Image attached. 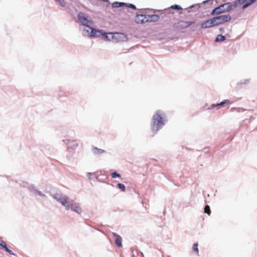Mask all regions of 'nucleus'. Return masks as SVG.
<instances>
[{
  "label": "nucleus",
  "instance_id": "obj_20",
  "mask_svg": "<svg viewBox=\"0 0 257 257\" xmlns=\"http://www.w3.org/2000/svg\"><path fill=\"white\" fill-rule=\"evenodd\" d=\"M204 212L207 213L208 215L210 214L211 211L210 209V207L208 205L205 206L204 208Z\"/></svg>",
  "mask_w": 257,
  "mask_h": 257
},
{
  "label": "nucleus",
  "instance_id": "obj_1",
  "mask_svg": "<svg viewBox=\"0 0 257 257\" xmlns=\"http://www.w3.org/2000/svg\"><path fill=\"white\" fill-rule=\"evenodd\" d=\"M164 113L160 110L157 111L153 116L152 130L154 133H157L164 125Z\"/></svg>",
  "mask_w": 257,
  "mask_h": 257
},
{
  "label": "nucleus",
  "instance_id": "obj_16",
  "mask_svg": "<svg viewBox=\"0 0 257 257\" xmlns=\"http://www.w3.org/2000/svg\"><path fill=\"white\" fill-rule=\"evenodd\" d=\"M210 21L211 25V27L218 26L214 17L210 19Z\"/></svg>",
  "mask_w": 257,
  "mask_h": 257
},
{
  "label": "nucleus",
  "instance_id": "obj_24",
  "mask_svg": "<svg viewBox=\"0 0 257 257\" xmlns=\"http://www.w3.org/2000/svg\"><path fill=\"white\" fill-rule=\"evenodd\" d=\"M111 175L112 178H115L116 177H120V175L115 172H113Z\"/></svg>",
  "mask_w": 257,
  "mask_h": 257
},
{
  "label": "nucleus",
  "instance_id": "obj_29",
  "mask_svg": "<svg viewBox=\"0 0 257 257\" xmlns=\"http://www.w3.org/2000/svg\"><path fill=\"white\" fill-rule=\"evenodd\" d=\"M220 37V40L221 41H224L225 40V37L222 35L219 36Z\"/></svg>",
  "mask_w": 257,
  "mask_h": 257
},
{
  "label": "nucleus",
  "instance_id": "obj_28",
  "mask_svg": "<svg viewBox=\"0 0 257 257\" xmlns=\"http://www.w3.org/2000/svg\"><path fill=\"white\" fill-rule=\"evenodd\" d=\"M101 35L104 36L105 40H108V37L105 33H104L103 34L101 33Z\"/></svg>",
  "mask_w": 257,
  "mask_h": 257
},
{
  "label": "nucleus",
  "instance_id": "obj_25",
  "mask_svg": "<svg viewBox=\"0 0 257 257\" xmlns=\"http://www.w3.org/2000/svg\"><path fill=\"white\" fill-rule=\"evenodd\" d=\"M4 248L6 250V251H7L8 252H9L10 254H14V253L13 252V251L12 250H11L10 249H9L8 247H7V245H4Z\"/></svg>",
  "mask_w": 257,
  "mask_h": 257
},
{
  "label": "nucleus",
  "instance_id": "obj_6",
  "mask_svg": "<svg viewBox=\"0 0 257 257\" xmlns=\"http://www.w3.org/2000/svg\"><path fill=\"white\" fill-rule=\"evenodd\" d=\"M217 25L223 24L229 21L231 19V16L229 15H224L214 17Z\"/></svg>",
  "mask_w": 257,
  "mask_h": 257
},
{
  "label": "nucleus",
  "instance_id": "obj_15",
  "mask_svg": "<svg viewBox=\"0 0 257 257\" xmlns=\"http://www.w3.org/2000/svg\"><path fill=\"white\" fill-rule=\"evenodd\" d=\"M210 21L211 25V27L218 26L214 17L210 19Z\"/></svg>",
  "mask_w": 257,
  "mask_h": 257
},
{
  "label": "nucleus",
  "instance_id": "obj_18",
  "mask_svg": "<svg viewBox=\"0 0 257 257\" xmlns=\"http://www.w3.org/2000/svg\"><path fill=\"white\" fill-rule=\"evenodd\" d=\"M117 187L120 189L122 191L124 192L125 190V186L121 183H118L117 185Z\"/></svg>",
  "mask_w": 257,
  "mask_h": 257
},
{
  "label": "nucleus",
  "instance_id": "obj_14",
  "mask_svg": "<svg viewBox=\"0 0 257 257\" xmlns=\"http://www.w3.org/2000/svg\"><path fill=\"white\" fill-rule=\"evenodd\" d=\"M93 152L94 153L96 154H100L104 152V151L102 149H98L97 148H94L93 149Z\"/></svg>",
  "mask_w": 257,
  "mask_h": 257
},
{
  "label": "nucleus",
  "instance_id": "obj_12",
  "mask_svg": "<svg viewBox=\"0 0 257 257\" xmlns=\"http://www.w3.org/2000/svg\"><path fill=\"white\" fill-rule=\"evenodd\" d=\"M201 27L202 29L208 28L211 27L210 20H208L201 24Z\"/></svg>",
  "mask_w": 257,
  "mask_h": 257
},
{
  "label": "nucleus",
  "instance_id": "obj_3",
  "mask_svg": "<svg viewBox=\"0 0 257 257\" xmlns=\"http://www.w3.org/2000/svg\"><path fill=\"white\" fill-rule=\"evenodd\" d=\"M232 5L230 3H225L214 9L212 13V15H218L226 12H228L232 9Z\"/></svg>",
  "mask_w": 257,
  "mask_h": 257
},
{
  "label": "nucleus",
  "instance_id": "obj_17",
  "mask_svg": "<svg viewBox=\"0 0 257 257\" xmlns=\"http://www.w3.org/2000/svg\"><path fill=\"white\" fill-rule=\"evenodd\" d=\"M192 249L194 251L196 252L197 254L199 253V250L198 248V243H195L193 244Z\"/></svg>",
  "mask_w": 257,
  "mask_h": 257
},
{
  "label": "nucleus",
  "instance_id": "obj_11",
  "mask_svg": "<svg viewBox=\"0 0 257 257\" xmlns=\"http://www.w3.org/2000/svg\"><path fill=\"white\" fill-rule=\"evenodd\" d=\"M231 103L230 101L228 100H224L223 101L221 102L220 103H217L216 104H213L211 105V108H214V107L218 106H223L224 104H227L229 105Z\"/></svg>",
  "mask_w": 257,
  "mask_h": 257
},
{
  "label": "nucleus",
  "instance_id": "obj_4",
  "mask_svg": "<svg viewBox=\"0 0 257 257\" xmlns=\"http://www.w3.org/2000/svg\"><path fill=\"white\" fill-rule=\"evenodd\" d=\"M194 23V22L180 21L177 23H174L173 27L175 30H181L188 28Z\"/></svg>",
  "mask_w": 257,
  "mask_h": 257
},
{
  "label": "nucleus",
  "instance_id": "obj_19",
  "mask_svg": "<svg viewBox=\"0 0 257 257\" xmlns=\"http://www.w3.org/2000/svg\"><path fill=\"white\" fill-rule=\"evenodd\" d=\"M245 1H246V0H238L237 1H235L234 2V6L235 7L238 4L241 5L242 4H243Z\"/></svg>",
  "mask_w": 257,
  "mask_h": 257
},
{
  "label": "nucleus",
  "instance_id": "obj_21",
  "mask_svg": "<svg viewBox=\"0 0 257 257\" xmlns=\"http://www.w3.org/2000/svg\"><path fill=\"white\" fill-rule=\"evenodd\" d=\"M170 9H175V10H180L182 9L180 6L177 5L172 6L170 7Z\"/></svg>",
  "mask_w": 257,
  "mask_h": 257
},
{
  "label": "nucleus",
  "instance_id": "obj_5",
  "mask_svg": "<svg viewBox=\"0 0 257 257\" xmlns=\"http://www.w3.org/2000/svg\"><path fill=\"white\" fill-rule=\"evenodd\" d=\"M54 198L60 202L63 206H65L66 210H68L70 209L69 204L71 201H68L67 197L56 194L54 196Z\"/></svg>",
  "mask_w": 257,
  "mask_h": 257
},
{
  "label": "nucleus",
  "instance_id": "obj_2",
  "mask_svg": "<svg viewBox=\"0 0 257 257\" xmlns=\"http://www.w3.org/2000/svg\"><path fill=\"white\" fill-rule=\"evenodd\" d=\"M78 20L80 23H81L83 25L88 27L90 29H91V36L93 37H97L98 35L97 33H101V32L99 31H97L96 30L91 28L89 26L91 22L89 21L86 17H85L84 14L82 13H80L78 15Z\"/></svg>",
  "mask_w": 257,
  "mask_h": 257
},
{
  "label": "nucleus",
  "instance_id": "obj_26",
  "mask_svg": "<svg viewBox=\"0 0 257 257\" xmlns=\"http://www.w3.org/2000/svg\"><path fill=\"white\" fill-rule=\"evenodd\" d=\"M124 6H126L127 8H132V9H133L134 10H136V6L135 5H133V4H126V5H124Z\"/></svg>",
  "mask_w": 257,
  "mask_h": 257
},
{
  "label": "nucleus",
  "instance_id": "obj_23",
  "mask_svg": "<svg viewBox=\"0 0 257 257\" xmlns=\"http://www.w3.org/2000/svg\"><path fill=\"white\" fill-rule=\"evenodd\" d=\"M256 0H250L249 2L247 3L245 5H244L243 7V8H245L247 7V6H249L253 3L255 2Z\"/></svg>",
  "mask_w": 257,
  "mask_h": 257
},
{
  "label": "nucleus",
  "instance_id": "obj_7",
  "mask_svg": "<svg viewBox=\"0 0 257 257\" xmlns=\"http://www.w3.org/2000/svg\"><path fill=\"white\" fill-rule=\"evenodd\" d=\"M147 15H137L135 18V21L138 24H144L148 22Z\"/></svg>",
  "mask_w": 257,
  "mask_h": 257
},
{
  "label": "nucleus",
  "instance_id": "obj_30",
  "mask_svg": "<svg viewBox=\"0 0 257 257\" xmlns=\"http://www.w3.org/2000/svg\"><path fill=\"white\" fill-rule=\"evenodd\" d=\"M235 109L237 110L238 111H240L241 108H234Z\"/></svg>",
  "mask_w": 257,
  "mask_h": 257
},
{
  "label": "nucleus",
  "instance_id": "obj_9",
  "mask_svg": "<svg viewBox=\"0 0 257 257\" xmlns=\"http://www.w3.org/2000/svg\"><path fill=\"white\" fill-rule=\"evenodd\" d=\"M112 235L115 238V243L117 245V246L118 247H121L122 238L121 237V236L114 232L112 233Z\"/></svg>",
  "mask_w": 257,
  "mask_h": 257
},
{
  "label": "nucleus",
  "instance_id": "obj_13",
  "mask_svg": "<svg viewBox=\"0 0 257 257\" xmlns=\"http://www.w3.org/2000/svg\"><path fill=\"white\" fill-rule=\"evenodd\" d=\"M124 5H126V4L119 2H115L112 4V6L113 8H119L124 6Z\"/></svg>",
  "mask_w": 257,
  "mask_h": 257
},
{
  "label": "nucleus",
  "instance_id": "obj_10",
  "mask_svg": "<svg viewBox=\"0 0 257 257\" xmlns=\"http://www.w3.org/2000/svg\"><path fill=\"white\" fill-rule=\"evenodd\" d=\"M148 22H158L160 17L157 15H148Z\"/></svg>",
  "mask_w": 257,
  "mask_h": 257
},
{
  "label": "nucleus",
  "instance_id": "obj_22",
  "mask_svg": "<svg viewBox=\"0 0 257 257\" xmlns=\"http://www.w3.org/2000/svg\"><path fill=\"white\" fill-rule=\"evenodd\" d=\"M55 1L61 6L64 7L65 5V2L64 0H55Z\"/></svg>",
  "mask_w": 257,
  "mask_h": 257
},
{
  "label": "nucleus",
  "instance_id": "obj_8",
  "mask_svg": "<svg viewBox=\"0 0 257 257\" xmlns=\"http://www.w3.org/2000/svg\"><path fill=\"white\" fill-rule=\"evenodd\" d=\"M69 206L70 208L72 210L79 214L81 213V209L80 207L78 205V204H77L76 203H74L73 201H71V203H70Z\"/></svg>",
  "mask_w": 257,
  "mask_h": 257
},
{
  "label": "nucleus",
  "instance_id": "obj_27",
  "mask_svg": "<svg viewBox=\"0 0 257 257\" xmlns=\"http://www.w3.org/2000/svg\"><path fill=\"white\" fill-rule=\"evenodd\" d=\"M0 245L2 246L3 247V248H4V245H7V244L4 241H0Z\"/></svg>",
  "mask_w": 257,
  "mask_h": 257
}]
</instances>
